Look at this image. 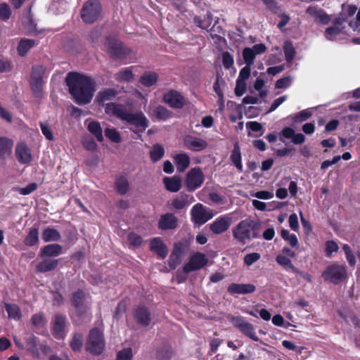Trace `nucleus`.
I'll list each match as a JSON object with an SVG mask.
<instances>
[{"label": "nucleus", "instance_id": "49", "mask_svg": "<svg viewBox=\"0 0 360 360\" xmlns=\"http://www.w3.org/2000/svg\"><path fill=\"white\" fill-rule=\"evenodd\" d=\"M30 321L32 325L38 329L44 327L47 323L42 312L33 314Z\"/></svg>", "mask_w": 360, "mask_h": 360}, {"label": "nucleus", "instance_id": "30", "mask_svg": "<svg viewBox=\"0 0 360 360\" xmlns=\"http://www.w3.org/2000/svg\"><path fill=\"white\" fill-rule=\"evenodd\" d=\"M165 188L172 193L178 192L181 188V180L178 176L172 177L166 176L163 179Z\"/></svg>", "mask_w": 360, "mask_h": 360}, {"label": "nucleus", "instance_id": "12", "mask_svg": "<svg viewBox=\"0 0 360 360\" xmlns=\"http://www.w3.org/2000/svg\"><path fill=\"white\" fill-rule=\"evenodd\" d=\"M208 259L205 255L197 252L191 256L188 263L185 264L183 271L186 274L202 269L207 264Z\"/></svg>", "mask_w": 360, "mask_h": 360}, {"label": "nucleus", "instance_id": "3", "mask_svg": "<svg viewBox=\"0 0 360 360\" xmlns=\"http://www.w3.org/2000/svg\"><path fill=\"white\" fill-rule=\"evenodd\" d=\"M262 222L259 219L247 218L240 221L233 229V237L239 243L245 245L255 238H259Z\"/></svg>", "mask_w": 360, "mask_h": 360}, {"label": "nucleus", "instance_id": "9", "mask_svg": "<svg viewBox=\"0 0 360 360\" xmlns=\"http://www.w3.org/2000/svg\"><path fill=\"white\" fill-rule=\"evenodd\" d=\"M205 180L204 174L198 167L191 169L186 174L184 184L189 192H193L200 188Z\"/></svg>", "mask_w": 360, "mask_h": 360}, {"label": "nucleus", "instance_id": "61", "mask_svg": "<svg viewBox=\"0 0 360 360\" xmlns=\"http://www.w3.org/2000/svg\"><path fill=\"white\" fill-rule=\"evenodd\" d=\"M266 7L274 13L277 14L281 8L275 0H262Z\"/></svg>", "mask_w": 360, "mask_h": 360}, {"label": "nucleus", "instance_id": "44", "mask_svg": "<svg viewBox=\"0 0 360 360\" xmlns=\"http://www.w3.org/2000/svg\"><path fill=\"white\" fill-rule=\"evenodd\" d=\"M173 355L172 347L167 345H163L157 352V358L158 360H171Z\"/></svg>", "mask_w": 360, "mask_h": 360}, {"label": "nucleus", "instance_id": "13", "mask_svg": "<svg viewBox=\"0 0 360 360\" xmlns=\"http://www.w3.org/2000/svg\"><path fill=\"white\" fill-rule=\"evenodd\" d=\"M39 338L35 335H31L26 339V345L27 350L35 358H39L40 352L46 354L51 352V348L46 345H39Z\"/></svg>", "mask_w": 360, "mask_h": 360}, {"label": "nucleus", "instance_id": "31", "mask_svg": "<svg viewBox=\"0 0 360 360\" xmlns=\"http://www.w3.org/2000/svg\"><path fill=\"white\" fill-rule=\"evenodd\" d=\"M174 160L176 169L179 172H184L188 167L191 162L190 157L185 153L175 155Z\"/></svg>", "mask_w": 360, "mask_h": 360}, {"label": "nucleus", "instance_id": "39", "mask_svg": "<svg viewBox=\"0 0 360 360\" xmlns=\"http://www.w3.org/2000/svg\"><path fill=\"white\" fill-rule=\"evenodd\" d=\"M87 129L96 137L98 141L102 142L103 141V130L98 122L92 121L89 122Z\"/></svg>", "mask_w": 360, "mask_h": 360}, {"label": "nucleus", "instance_id": "16", "mask_svg": "<svg viewBox=\"0 0 360 360\" xmlns=\"http://www.w3.org/2000/svg\"><path fill=\"white\" fill-rule=\"evenodd\" d=\"M163 101L174 109H181L186 104L184 97L181 93L174 89H171L164 94Z\"/></svg>", "mask_w": 360, "mask_h": 360}, {"label": "nucleus", "instance_id": "7", "mask_svg": "<svg viewBox=\"0 0 360 360\" xmlns=\"http://www.w3.org/2000/svg\"><path fill=\"white\" fill-rule=\"evenodd\" d=\"M230 322L234 328L238 330L243 335L254 341H259V338L256 335L255 329L251 323L241 316H233Z\"/></svg>", "mask_w": 360, "mask_h": 360}, {"label": "nucleus", "instance_id": "18", "mask_svg": "<svg viewBox=\"0 0 360 360\" xmlns=\"http://www.w3.org/2000/svg\"><path fill=\"white\" fill-rule=\"evenodd\" d=\"M183 142L184 146L192 151H201L207 147L205 140L191 135H186L183 138Z\"/></svg>", "mask_w": 360, "mask_h": 360}, {"label": "nucleus", "instance_id": "4", "mask_svg": "<svg viewBox=\"0 0 360 360\" xmlns=\"http://www.w3.org/2000/svg\"><path fill=\"white\" fill-rule=\"evenodd\" d=\"M105 46L107 53L114 60L127 58L131 53V50L119 39L113 37H107Z\"/></svg>", "mask_w": 360, "mask_h": 360}, {"label": "nucleus", "instance_id": "10", "mask_svg": "<svg viewBox=\"0 0 360 360\" xmlns=\"http://www.w3.org/2000/svg\"><path fill=\"white\" fill-rule=\"evenodd\" d=\"M45 69L42 65H34L32 68L30 76V88L36 97H41L42 94L43 75Z\"/></svg>", "mask_w": 360, "mask_h": 360}, {"label": "nucleus", "instance_id": "60", "mask_svg": "<svg viewBox=\"0 0 360 360\" xmlns=\"http://www.w3.org/2000/svg\"><path fill=\"white\" fill-rule=\"evenodd\" d=\"M222 63L225 69H229L233 65V58L229 52L222 53Z\"/></svg>", "mask_w": 360, "mask_h": 360}, {"label": "nucleus", "instance_id": "19", "mask_svg": "<svg viewBox=\"0 0 360 360\" xmlns=\"http://www.w3.org/2000/svg\"><path fill=\"white\" fill-rule=\"evenodd\" d=\"M231 222V217L229 216H221L217 218L210 224V229L215 234H221L229 229Z\"/></svg>", "mask_w": 360, "mask_h": 360}, {"label": "nucleus", "instance_id": "53", "mask_svg": "<svg viewBox=\"0 0 360 360\" xmlns=\"http://www.w3.org/2000/svg\"><path fill=\"white\" fill-rule=\"evenodd\" d=\"M339 250L338 243L331 240H327L325 243V255L327 257H330L333 253L337 252Z\"/></svg>", "mask_w": 360, "mask_h": 360}, {"label": "nucleus", "instance_id": "55", "mask_svg": "<svg viewBox=\"0 0 360 360\" xmlns=\"http://www.w3.org/2000/svg\"><path fill=\"white\" fill-rule=\"evenodd\" d=\"M311 115L312 113L309 110H302L292 117V121L295 123L302 122L310 118Z\"/></svg>", "mask_w": 360, "mask_h": 360}, {"label": "nucleus", "instance_id": "45", "mask_svg": "<svg viewBox=\"0 0 360 360\" xmlns=\"http://www.w3.org/2000/svg\"><path fill=\"white\" fill-rule=\"evenodd\" d=\"M83 346V335L79 333H75L70 342V347L73 352H80Z\"/></svg>", "mask_w": 360, "mask_h": 360}, {"label": "nucleus", "instance_id": "40", "mask_svg": "<svg viewBox=\"0 0 360 360\" xmlns=\"http://www.w3.org/2000/svg\"><path fill=\"white\" fill-rule=\"evenodd\" d=\"M39 243V229L32 227L24 240V244L28 247L36 245Z\"/></svg>", "mask_w": 360, "mask_h": 360}, {"label": "nucleus", "instance_id": "54", "mask_svg": "<svg viewBox=\"0 0 360 360\" xmlns=\"http://www.w3.org/2000/svg\"><path fill=\"white\" fill-rule=\"evenodd\" d=\"M133 352L131 347H126L117 353L115 360H132Z\"/></svg>", "mask_w": 360, "mask_h": 360}, {"label": "nucleus", "instance_id": "52", "mask_svg": "<svg viewBox=\"0 0 360 360\" xmlns=\"http://www.w3.org/2000/svg\"><path fill=\"white\" fill-rule=\"evenodd\" d=\"M105 134L107 138L114 143L121 142V136L120 133L115 128H106L105 129Z\"/></svg>", "mask_w": 360, "mask_h": 360}, {"label": "nucleus", "instance_id": "56", "mask_svg": "<svg viewBox=\"0 0 360 360\" xmlns=\"http://www.w3.org/2000/svg\"><path fill=\"white\" fill-rule=\"evenodd\" d=\"M342 250L345 254L349 266H354L356 264V258L350 246L347 244H344L342 246Z\"/></svg>", "mask_w": 360, "mask_h": 360}, {"label": "nucleus", "instance_id": "33", "mask_svg": "<svg viewBox=\"0 0 360 360\" xmlns=\"http://www.w3.org/2000/svg\"><path fill=\"white\" fill-rule=\"evenodd\" d=\"M4 306L8 313V318L19 321L22 318L20 308L16 304L4 302Z\"/></svg>", "mask_w": 360, "mask_h": 360}, {"label": "nucleus", "instance_id": "2", "mask_svg": "<svg viewBox=\"0 0 360 360\" xmlns=\"http://www.w3.org/2000/svg\"><path fill=\"white\" fill-rule=\"evenodd\" d=\"M103 105L108 115H115L121 120L135 126L136 129L131 130L137 134L139 138L141 137V134L149 125L148 120L141 111L135 113L129 112L124 105L115 103H108Z\"/></svg>", "mask_w": 360, "mask_h": 360}, {"label": "nucleus", "instance_id": "63", "mask_svg": "<svg viewBox=\"0 0 360 360\" xmlns=\"http://www.w3.org/2000/svg\"><path fill=\"white\" fill-rule=\"evenodd\" d=\"M82 145L86 150L92 152L96 150L97 148V144L92 138L85 139L82 141Z\"/></svg>", "mask_w": 360, "mask_h": 360}, {"label": "nucleus", "instance_id": "11", "mask_svg": "<svg viewBox=\"0 0 360 360\" xmlns=\"http://www.w3.org/2000/svg\"><path fill=\"white\" fill-rule=\"evenodd\" d=\"M192 221L198 226L205 224L208 220L212 218V213L201 203L195 204L191 210Z\"/></svg>", "mask_w": 360, "mask_h": 360}, {"label": "nucleus", "instance_id": "38", "mask_svg": "<svg viewBox=\"0 0 360 360\" xmlns=\"http://www.w3.org/2000/svg\"><path fill=\"white\" fill-rule=\"evenodd\" d=\"M158 79V75L155 72H148L143 73L140 79V83L146 87H150L156 84Z\"/></svg>", "mask_w": 360, "mask_h": 360}, {"label": "nucleus", "instance_id": "27", "mask_svg": "<svg viewBox=\"0 0 360 360\" xmlns=\"http://www.w3.org/2000/svg\"><path fill=\"white\" fill-rule=\"evenodd\" d=\"M15 155L18 162L21 164H28L32 161L30 149L25 142L17 144Z\"/></svg>", "mask_w": 360, "mask_h": 360}, {"label": "nucleus", "instance_id": "37", "mask_svg": "<svg viewBox=\"0 0 360 360\" xmlns=\"http://www.w3.org/2000/svg\"><path fill=\"white\" fill-rule=\"evenodd\" d=\"M36 45V41L31 39H22L18 45L17 51L19 56H25L29 50Z\"/></svg>", "mask_w": 360, "mask_h": 360}, {"label": "nucleus", "instance_id": "29", "mask_svg": "<svg viewBox=\"0 0 360 360\" xmlns=\"http://www.w3.org/2000/svg\"><path fill=\"white\" fill-rule=\"evenodd\" d=\"M195 201L193 195L181 193L180 195L172 200V205L176 210H181L188 206Z\"/></svg>", "mask_w": 360, "mask_h": 360}, {"label": "nucleus", "instance_id": "24", "mask_svg": "<svg viewBox=\"0 0 360 360\" xmlns=\"http://www.w3.org/2000/svg\"><path fill=\"white\" fill-rule=\"evenodd\" d=\"M178 226V218L173 213L161 215L158 221V228L162 231L175 229Z\"/></svg>", "mask_w": 360, "mask_h": 360}, {"label": "nucleus", "instance_id": "25", "mask_svg": "<svg viewBox=\"0 0 360 360\" xmlns=\"http://www.w3.org/2000/svg\"><path fill=\"white\" fill-rule=\"evenodd\" d=\"M306 13L314 18L316 22H319L322 25H328L330 18L326 12L317 6H310L306 9Z\"/></svg>", "mask_w": 360, "mask_h": 360}, {"label": "nucleus", "instance_id": "1", "mask_svg": "<svg viewBox=\"0 0 360 360\" xmlns=\"http://www.w3.org/2000/svg\"><path fill=\"white\" fill-rule=\"evenodd\" d=\"M69 93L79 105L89 104L96 91V81L91 77L77 72H70L65 77Z\"/></svg>", "mask_w": 360, "mask_h": 360}, {"label": "nucleus", "instance_id": "58", "mask_svg": "<svg viewBox=\"0 0 360 360\" xmlns=\"http://www.w3.org/2000/svg\"><path fill=\"white\" fill-rule=\"evenodd\" d=\"M260 257L261 255L259 253H249L245 255L243 258V262L247 266H251L252 264L257 262L260 259Z\"/></svg>", "mask_w": 360, "mask_h": 360}, {"label": "nucleus", "instance_id": "57", "mask_svg": "<svg viewBox=\"0 0 360 360\" xmlns=\"http://www.w3.org/2000/svg\"><path fill=\"white\" fill-rule=\"evenodd\" d=\"M194 21L198 27L203 30H207L212 22L211 14H207V20L205 19L202 20L200 17H195Z\"/></svg>", "mask_w": 360, "mask_h": 360}, {"label": "nucleus", "instance_id": "50", "mask_svg": "<svg viewBox=\"0 0 360 360\" xmlns=\"http://www.w3.org/2000/svg\"><path fill=\"white\" fill-rule=\"evenodd\" d=\"M242 53L245 65H252L256 56L254 51L251 48L245 47Z\"/></svg>", "mask_w": 360, "mask_h": 360}, {"label": "nucleus", "instance_id": "35", "mask_svg": "<svg viewBox=\"0 0 360 360\" xmlns=\"http://www.w3.org/2000/svg\"><path fill=\"white\" fill-rule=\"evenodd\" d=\"M118 92L115 89L109 88L105 89L98 92L96 99L100 104L104 105V103L108 101L112 100Z\"/></svg>", "mask_w": 360, "mask_h": 360}, {"label": "nucleus", "instance_id": "43", "mask_svg": "<svg viewBox=\"0 0 360 360\" xmlns=\"http://www.w3.org/2000/svg\"><path fill=\"white\" fill-rule=\"evenodd\" d=\"M165 152V151L162 146L159 143L154 144L149 153L150 160L153 162L159 161L164 156Z\"/></svg>", "mask_w": 360, "mask_h": 360}, {"label": "nucleus", "instance_id": "28", "mask_svg": "<svg viewBox=\"0 0 360 360\" xmlns=\"http://www.w3.org/2000/svg\"><path fill=\"white\" fill-rule=\"evenodd\" d=\"M13 141L12 139L6 137H0V160H5L12 153Z\"/></svg>", "mask_w": 360, "mask_h": 360}, {"label": "nucleus", "instance_id": "23", "mask_svg": "<svg viewBox=\"0 0 360 360\" xmlns=\"http://www.w3.org/2000/svg\"><path fill=\"white\" fill-rule=\"evenodd\" d=\"M42 260L38 262L35 266L37 273L44 274L53 271L58 268L60 259L41 258Z\"/></svg>", "mask_w": 360, "mask_h": 360}, {"label": "nucleus", "instance_id": "36", "mask_svg": "<svg viewBox=\"0 0 360 360\" xmlns=\"http://www.w3.org/2000/svg\"><path fill=\"white\" fill-rule=\"evenodd\" d=\"M41 238L44 242L47 243L51 241H58L60 239L61 236L57 229L47 227L43 231Z\"/></svg>", "mask_w": 360, "mask_h": 360}, {"label": "nucleus", "instance_id": "34", "mask_svg": "<svg viewBox=\"0 0 360 360\" xmlns=\"http://www.w3.org/2000/svg\"><path fill=\"white\" fill-rule=\"evenodd\" d=\"M134 77V75L131 67L122 68L114 75L115 80L119 82H131Z\"/></svg>", "mask_w": 360, "mask_h": 360}, {"label": "nucleus", "instance_id": "22", "mask_svg": "<svg viewBox=\"0 0 360 360\" xmlns=\"http://www.w3.org/2000/svg\"><path fill=\"white\" fill-rule=\"evenodd\" d=\"M150 250L155 253L160 259H165L168 254V248L161 238H152L149 243Z\"/></svg>", "mask_w": 360, "mask_h": 360}, {"label": "nucleus", "instance_id": "5", "mask_svg": "<svg viewBox=\"0 0 360 360\" xmlns=\"http://www.w3.org/2000/svg\"><path fill=\"white\" fill-rule=\"evenodd\" d=\"M321 276L325 281L338 285L347 278L346 266L338 264L328 265L322 272Z\"/></svg>", "mask_w": 360, "mask_h": 360}, {"label": "nucleus", "instance_id": "26", "mask_svg": "<svg viewBox=\"0 0 360 360\" xmlns=\"http://www.w3.org/2000/svg\"><path fill=\"white\" fill-rule=\"evenodd\" d=\"M63 253V247L58 243H51L44 246L39 252L41 258H53L58 257Z\"/></svg>", "mask_w": 360, "mask_h": 360}, {"label": "nucleus", "instance_id": "51", "mask_svg": "<svg viewBox=\"0 0 360 360\" xmlns=\"http://www.w3.org/2000/svg\"><path fill=\"white\" fill-rule=\"evenodd\" d=\"M127 240L129 245L134 248L140 247L143 243V239L141 236L134 232H130L128 234Z\"/></svg>", "mask_w": 360, "mask_h": 360}, {"label": "nucleus", "instance_id": "15", "mask_svg": "<svg viewBox=\"0 0 360 360\" xmlns=\"http://www.w3.org/2000/svg\"><path fill=\"white\" fill-rule=\"evenodd\" d=\"M67 317L63 314H55L53 320L52 335L57 340H63L65 337Z\"/></svg>", "mask_w": 360, "mask_h": 360}, {"label": "nucleus", "instance_id": "6", "mask_svg": "<svg viewBox=\"0 0 360 360\" xmlns=\"http://www.w3.org/2000/svg\"><path fill=\"white\" fill-rule=\"evenodd\" d=\"M105 339L103 333L98 328H92L89 334L86 350L94 355H100L105 349Z\"/></svg>", "mask_w": 360, "mask_h": 360}, {"label": "nucleus", "instance_id": "46", "mask_svg": "<svg viewBox=\"0 0 360 360\" xmlns=\"http://www.w3.org/2000/svg\"><path fill=\"white\" fill-rule=\"evenodd\" d=\"M276 262L287 271L292 272L296 267L292 264L291 259L289 257L282 254L276 256Z\"/></svg>", "mask_w": 360, "mask_h": 360}, {"label": "nucleus", "instance_id": "21", "mask_svg": "<svg viewBox=\"0 0 360 360\" xmlns=\"http://www.w3.org/2000/svg\"><path fill=\"white\" fill-rule=\"evenodd\" d=\"M255 290V285L251 283H232L227 288V292L231 295L250 294Z\"/></svg>", "mask_w": 360, "mask_h": 360}, {"label": "nucleus", "instance_id": "59", "mask_svg": "<svg viewBox=\"0 0 360 360\" xmlns=\"http://www.w3.org/2000/svg\"><path fill=\"white\" fill-rule=\"evenodd\" d=\"M11 15V11L9 6L6 3L1 4H0V19H1L3 20H6L9 19Z\"/></svg>", "mask_w": 360, "mask_h": 360}, {"label": "nucleus", "instance_id": "62", "mask_svg": "<svg viewBox=\"0 0 360 360\" xmlns=\"http://www.w3.org/2000/svg\"><path fill=\"white\" fill-rule=\"evenodd\" d=\"M37 187L38 186L36 183H30L25 187L19 188V193L21 195H27L36 191Z\"/></svg>", "mask_w": 360, "mask_h": 360}, {"label": "nucleus", "instance_id": "17", "mask_svg": "<svg viewBox=\"0 0 360 360\" xmlns=\"http://www.w3.org/2000/svg\"><path fill=\"white\" fill-rule=\"evenodd\" d=\"M347 21V17L342 16L335 18L332 23L333 25L325 30V37L328 40H333L335 37L342 32L345 28L344 22Z\"/></svg>", "mask_w": 360, "mask_h": 360}, {"label": "nucleus", "instance_id": "32", "mask_svg": "<svg viewBox=\"0 0 360 360\" xmlns=\"http://www.w3.org/2000/svg\"><path fill=\"white\" fill-rule=\"evenodd\" d=\"M230 160L232 164L238 169V171H243L240 148L238 142H236L233 145V148L231 153Z\"/></svg>", "mask_w": 360, "mask_h": 360}, {"label": "nucleus", "instance_id": "8", "mask_svg": "<svg viewBox=\"0 0 360 360\" xmlns=\"http://www.w3.org/2000/svg\"><path fill=\"white\" fill-rule=\"evenodd\" d=\"M101 11L98 1L91 0L86 2L81 11V18L85 23L91 24L97 20Z\"/></svg>", "mask_w": 360, "mask_h": 360}, {"label": "nucleus", "instance_id": "64", "mask_svg": "<svg viewBox=\"0 0 360 360\" xmlns=\"http://www.w3.org/2000/svg\"><path fill=\"white\" fill-rule=\"evenodd\" d=\"M181 257L171 253L168 259V265L171 269H175L181 263Z\"/></svg>", "mask_w": 360, "mask_h": 360}, {"label": "nucleus", "instance_id": "41", "mask_svg": "<svg viewBox=\"0 0 360 360\" xmlns=\"http://www.w3.org/2000/svg\"><path fill=\"white\" fill-rule=\"evenodd\" d=\"M153 115L158 120L161 121L172 117L173 113L165 106L158 105L154 109Z\"/></svg>", "mask_w": 360, "mask_h": 360}, {"label": "nucleus", "instance_id": "48", "mask_svg": "<svg viewBox=\"0 0 360 360\" xmlns=\"http://www.w3.org/2000/svg\"><path fill=\"white\" fill-rule=\"evenodd\" d=\"M283 52L287 62L290 63L295 56V49L292 41H286L283 45Z\"/></svg>", "mask_w": 360, "mask_h": 360}, {"label": "nucleus", "instance_id": "20", "mask_svg": "<svg viewBox=\"0 0 360 360\" xmlns=\"http://www.w3.org/2000/svg\"><path fill=\"white\" fill-rule=\"evenodd\" d=\"M133 316L137 323L142 326H148L151 321V314L148 307L139 306L134 309Z\"/></svg>", "mask_w": 360, "mask_h": 360}, {"label": "nucleus", "instance_id": "14", "mask_svg": "<svg viewBox=\"0 0 360 360\" xmlns=\"http://www.w3.org/2000/svg\"><path fill=\"white\" fill-rule=\"evenodd\" d=\"M85 298L86 293L81 289L74 292L70 297L71 304L76 309L77 315L79 319H82L86 312V306L84 304Z\"/></svg>", "mask_w": 360, "mask_h": 360}, {"label": "nucleus", "instance_id": "47", "mask_svg": "<svg viewBox=\"0 0 360 360\" xmlns=\"http://www.w3.org/2000/svg\"><path fill=\"white\" fill-rule=\"evenodd\" d=\"M189 247V242L186 240H181L174 243L172 253L182 257L185 251Z\"/></svg>", "mask_w": 360, "mask_h": 360}, {"label": "nucleus", "instance_id": "42", "mask_svg": "<svg viewBox=\"0 0 360 360\" xmlns=\"http://www.w3.org/2000/svg\"><path fill=\"white\" fill-rule=\"evenodd\" d=\"M115 188L120 195L126 194L129 190V184L127 179L123 176L117 177L115 180Z\"/></svg>", "mask_w": 360, "mask_h": 360}]
</instances>
